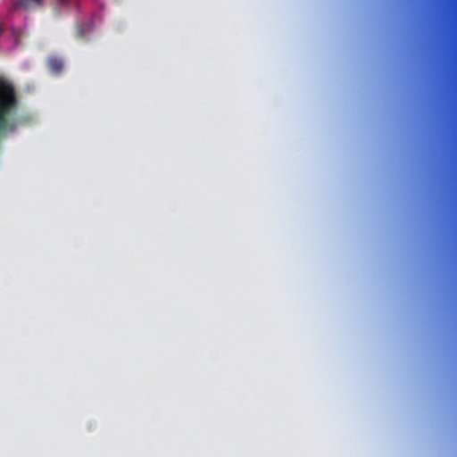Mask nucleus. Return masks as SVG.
<instances>
[{"label": "nucleus", "mask_w": 457, "mask_h": 457, "mask_svg": "<svg viewBox=\"0 0 457 457\" xmlns=\"http://www.w3.org/2000/svg\"><path fill=\"white\" fill-rule=\"evenodd\" d=\"M74 3L75 0H55V10L58 13L69 10Z\"/></svg>", "instance_id": "20e7f679"}, {"label": "nucleus", "mask_w": 457, "mask_h": 457, "mask_svg": "<svg viewBox=\"0 0 457 457\" xmlns=\"http://www.w3.org/2000/svg\"><path fill=\"white\" fill-rule=\"evenodd\" d=\"M47 63L50 71L54 74L60 73L63 69L62 60L56 56L49 57Z\"/></svg>", "instance_id": "f03ea898"}, {"label": "nucleus", "mask_w": 457, "mask_h": 457, "mask_svg": "<svg viewBox=\"0 0 457 457\" xmlns=\"http://www.w3.org/2000/svg\"><path fill=\"white\" fill-rule=\"evenodd\" d=\"M29 4H33L37 7H42L44 5L43 0H17L15 3V7L17 8H26Z\"/></svg>", "instance_id": "7ed1b4c3"}, {"label": "nucleus", "mask_w": 457, "mask_h": 457, "mask_svg": "<svg viewBox=\"0 0 457 457\" xmlns=\"http://www.w3.org/2000/svg\"><path fill=\"white\" fill-rule=\"evenodd\" d=\"M17 106L18 98L14 86L0 76V136L15 130Z\"/></svg>", "instance_id": "f257e3e1"}, {"label": "nucleus", "mask_w": 457, "mask_h": 457, "mask_svg": "<svg viewBox=\"0 0 457 457\" xmlns=\"http://www.w3.org/2000/svg\"><path fill=\"white\" fill-rule=\"evenodd\" d=\"M87 32V29L85 28L84 25L80 24L77 27V37L79 38H83Z\"/></svg>", "instance_id": "39448f33"}]
</instances>
